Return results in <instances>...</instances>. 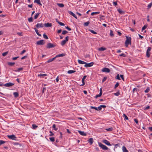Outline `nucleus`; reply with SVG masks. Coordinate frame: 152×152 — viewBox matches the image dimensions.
Returning a JSON list of instances; mask_svg holds the SVG:
<instances>
[{
	"label": "nucleus",
	"instance_id": "f257e3e1",
	"mask_svg": "<svg viewBox=\"0 0 152 152\" xmlns=\"http://www.w3.org/2000/svg\"><path fill=\"white\" fill-rule=\"evenodd\" d=\"M126 39L125 42V45L127 47H128L129 44H131V38L130 37H128L127 36H126Z\"/></svg>",
	"mask_w": 152,
	"mask_h": 152
},
{
	"label": "nucleus",
	"instance_id": "f03ea898",
	"mask_svg": "<svg viewBox=\"0 0 152 152\" xmlns=\"http://www.w3.org/2000/svg\"><path fill=\"white\" fill-rule=\"evenodd\" d=\"M98 144L99 146L103 150H106L108 149V148L106 146L103 145L101 142H99Z\"/></svg>",
	"mask_w": 152,
	"mask_h": 152
},
{
	"label": "nucleus",
	"instance_id": "7ed1b4c3",
	"mask_svg": "<svg viewBox=\"0 0 152 152\" xmlns=\"http://www.w3.org/2000/svg\"><path fill=\"white\" fill-rule=\"evenodd\" d=\"M151 47H149L148 48V49L147 50L146 52V56L149 58L150 57L151 54Z\"/></svg>",
	"mask_w": 152,
	"mask_h": 152
},
{
	"label": "nucleus",
	"instance_id": "20e7f679",
	"mask_svg": "<svg viewBox=\"0 0 152 152\" xmlns=\"http://www.w3.org/2000/svg\"><path fill=\"white\" fill-rule=\"evenodd\" d=\"M69 37L67 36L65 38V40L62 41L61 42V45L62 46L64 45L66 43V42L68 41Z\"/></svg>",
	"mask_w": 152,
	"mask_h": 152
},
{
	"label": "nucleus",
	"instance_id": "39448f33",
	"mask_svg": "<svg viewBox=\"0 0 152 152\" xmlns=\"http://www.w3.org/2000/svg\"><path fill=\"white\" fill-rule=\"evenodd\" d=\"M8 137L10 139H11L13 140H16L17 137L15 136V135L12 134L11 135H7Z\"/></svg>",
	"mask_w": 152,
	"mask_h": 152
},
{
	"label": "nucleus",
	"instance_id": "423d86ee",
	"mask_svg": "<svg viewBox=\"0 0 152 152\" xmlns=\"http://www.w3.org/2000/svg\"><path fill=\"white\" fill-rule=\"evenodd\" d=\"M45 43V42H44L43 40H41L39 41H38L37 42L36 44L37 45H43Z\"/></svg>",
	"mask_w": 152,
	"mask_h": 152
},
{
	"label": "nucleus",
	"instance_id": "0eeeda50",
	"mask_svg": "<svg viewBox=\"0 0 152 152\" xmlns=\"http://www.w3.org/2000/svg\"><path fill=\"white\" fill-rule=\"evenodd\" d=\"M94 64V63L93 62H91L89 63H86V64H85L84 66L86 67H90L92 66Z\"/></svg>",
	"mask_w": 152,
	"mask_h": 152
},
{
	"label": "nucleus",
	"instance_id": "6e6552de",
	"mask_svg": "<svg viewBox=\"0 0 152 152\" xmlns=\"http://www.w3.org/2000/svg\"><path fill=\"white\" fill-rule=\"evenodd\" d=\"M14 85V83L9 82L4 84V86L6 87H10L13 86Z\"/></svg>",
	"mask_w": 152,
	"mask_h": 152
},
{
	"label": "nucleus",
	"instance_id": "1a4fd4ad",
	"mask_svg": "<svg viewBox=\"0 0 152 152\" xmlns=\"http://www.w3.org/2000/svg\"><path fill=\"white\" fill-rule=\"evenodd\" d=\"M55 46V45L51 43H49L47 44V48H53Z\"/></svg>",
	"mask_w": 152,
	"mask_h": 152
},
{
	"label": "nucleus",
	"instance_id": "9d476101",
	"mask_svg": "<svg viewBox=\"0 0 152 152\" xmlns=\"http://www.w3.org/2000/svg\"><path fill=\"white\" fill-rule=\"evenodd\" d=\"M102 71L103 72L109 73L110 72V70L109 68L105 67L102 70Z\"/></svg>",
	"mask_w": 152,
	"mask_h": 152
},
{
	"label": "nucleus",
	"instance_id": "9b49d317",
	"mask_svg": "<svg viewBox=\"0 0 152 152\" xmlns=\"http://www.w3.org/2000/svg\"><path fill=\"white\" fill-rule=\"evenodd\" d=\"M103 142L107 145L111 146V144L107 140H103Z\"/></svg>",
	"mask_w": 152,
	"mask_h": 152
},
{
	"label": "nucleus",
	"instance_id": "f8f14e48",
	"mask_svg": "<svg viewBox=\"0 0 152 152\" xmlns=\"http://www.w3.org/2000/svg\"><path fill=\"white\" fill-rule=\"evenodd\" d=\"M86 77H87V76L86 75H84L83 76V78L82 79V84H81V85H80V86H83L85 85V80Z\"/></svg>",
	"mask_w": 152,
	"mask_h": 152
},
{
	"label": "nucleus",
	"instance_id": "ddd939ff",
	"mask_svg": "<svg viewBox=\"0 0 152 152\" xmlns=\"http://www.w3.org/2000/svg\"><path fill=\"white\" fill-rule=\"evenodd\" d=\"M36 26L37 28L40 27H43V25L42 23H38L36 25Z\"/></svg>",
	"mask_w": 152,
	"mask_h": 152
},
{
	"label": "nucleus",
	"instance_id": "4468645a",
	"mask_svg": "<svg viewBox=\"0 0 152 152\" xmlns=\"http://www.w3.org/2000/svg\"><path fill=\"white\" fill-rule=\"evenodd\" d=\"M68 12L71 15H72L76 19L77 18L76 15L74 13L72 12L71 11H69Z\"/></svg>",
	"mask_w": 152,
	"mask_h": 152
},
{
	"label": "nucleus",
	"instance_id": "2eb2a0df",
	"mask_svg": "<svg viewBox=\"0 0 152 152\" xmlns=\"http://www.w3.org/2000/svg\"><path fill=\"white\" fill-rule=\"evenodd\" d=\"M78 133L81 135L82 136H86V134L84 132L81 131L80 130L78 131Z\"/></svg>",
	"mask_w": 152,
	"mask_h": 152
},
{
	"label": "nucleus",
	"instance_id": "dca6fc26",
	"mask_svg": "<svg viewBox=\"0 0 152 152\" xmlns=\"http://www.w3.org/2000/svg\"><path fill=\"white\" fill-rule=\"evenodd\" d=\"M88 142H89L90 143V144L91 145H92L94 142L93 139V138H91L88 140Z\"/></svg>",
	"mask_w": 152,
	"mask_h": 152
},
{
	"label": "nucleus",
	"instance_id": "f3484780",
	"mask_svg": "<svg viewBox=\"0 0 152 152\" xmlns=\"http://www.w3.org/2000/svg\"><path fill=\"white\" fill-rule=\"evenodd\" d=\"M34 2L37 3L40 6L42 5V4L41 3L40 0H35L34 1Z\"/></svg>",
	"mask_w": 152,
	"mask_h": 152
},
{
	"label": "nucleus",
	"instance_id": "a211bd4d",
	"mask_svg": "<svg viewBox=\"0 0 152 152\" xmlns=\"http://www.w3.org/2000/svg\"><path fill=\"white\" fill-rule=\"evenodd\" d=\"M117 11L120 14H124L125 13L124 12L122 11L121 9L120 8L118 9H117Z\"/></svg>",
	"mask_w": 152,
	"mask_h": 152
},
{
	"label": "nucleus",
	"instance_id": "6ab92c4d",
	"mask_svg": "<svg viewBox=\"0 0 152 152\" xmlns=\"http://www.w3.org/2000/svg\"><path fill=\"white\" fill-rule=\"evenodd\" d=\"M45 26L46 27H50L52 26L51 23H47L45 24Z\"/></svg>",
	"mask_w": 152,
	"mask_h": 152
},
{
	"label": "nucleus",
	"instance_id": "aec40b11",
	"mask_svg": "<svg viewBox=\"0 0 152 152\" xmlns=\"http://www.w3.org/2000/svg\"><path fill=\"white\" fill-rule=\"evenodd\" d=\"M65 53H61L60 54L57 55L56 56V57H63L65 56Z\"/></svg>",
	"mask_w": 152,
	"mask_h": 152
},
{
	"label": "nucleus",
	"instance_id": "412c9836",
	"mask_svg": "<svg viewBox=\"0 0 152 152\" xmlns=\"http://www.w3.org/2000/svg\"><path fill=\"white\" fill-rule=\"evenodd\" d=\"M78 62L79 64H86V62L80 60H78Z\"/></svg>",
	"mask_w": 152,
	"mask_h": 152
},
{
	"label": "nucleus",
	"instance_id": "4be33fe9",
	"mask_svg": "<svg viewBox=\"0 0 152 152\" xmlns=\"http://www.w3.org/2000/svg\"><path fill=\"white\" fill-rule=\"evenodd\" d=\"M122 150L123 152H128L126 147L124 146L122 147Z\"/></svg>",
	"mask_w": 152,
	"mask_h": 152
},
{
	"label": "nucleus",
	"instance_id": "5701e85b",
	"mask_svg": "<svg viewBox=\"0 0 152 152\" xmlns=\"http://www.w3.org/2000/svg\"><path fill=\"white\" fill-rule=\"evenodd\" d=\"M57 5L60 7H64V5L62 3H57Z\"/></svg>",
	"mask_w": 152,
	"mask_h": 152
},
{
	"label": "nucleus",
	"instance_id": "b1692460",
	"mask_svg": "<svg viewBox=\"0 0 152 152\" xmlns=\"http://www.w3.org/2000/svg\"><path fill=\"white\" fill-rule=\"evenodd\" d=\"M34 30L36 33V34L39 36L41 37V35L39 34V33L38 32V30L36 28H34Z\"/></svg>",
	"mask_w": 152,
	"mask_h": 152
},
{
	"label": "nucleus",
	"instance_id": "393cba45",
	"mask_svg": "<svg viewBox=\"0 0 152 152\" xmlns=\"http://www.w3.org/2000/svg\"><path fill=\"white\" fill-rule=\"evenodd\" d=\"M106 50V48H104L103 47H102L100 48H99L98 49V50L99 51H104Z\"/></svg>",
	"mask_w": 152,
	"mask_h": 152
},
{
	"label": "nucleus",
	"instance_id": "a878e982",
	"mask_svg": "<svg viewBox=\"0 0 152 152\" xmlns=\"http://www.w3.org/2000/svg\"><path fill=\"white\" fill-rule=\"evenodd\" d=\"M40 14V13L39 12L36 13L34 16V19H37L38 18L39 15Z\"/></svg>",
	"mask_w": 152,
	"mask_h": 152
},
{
	"label": "nucleus",
	"instance_id": "bb28decb",
	"mask_svg": "<svg viewBox=\"0 0 152 152\" xmlns=\"http://www.w3.org/2000/svg\"><path fill=\"white\" fill-rule=\"evenodd\" d=\"M47 76V74H42V73H40L38 75V77H43L44 76Z\"/></svg>",
	"mask_w": 152,
	"mask_h": 152
},
{
	"label": "nucleus",
	"instance_id": "cd10ccee",
	"mask_svg": "<svg viewBox=\"0 0 152 152\" xmlns=\"http://www.w3.org/2000/svg\"><path fill=\"white\" fill-rule=\"evenodd\" d=\"M13 95H14L15 97H18L19 96V94L18 92H15L13 93Z\"/></svg>",
	"mask_w": 152,
	"mask_h": 152
},
{
	"label": "nucleus",
	"instance_id": "c85d7f7f",
	"mask_svg": "<svg viewBox=\"0 0 152 152\" xmlns=\"http://www.w3.org/2000/svg\"><path fill=\"white\" fill-rule=\"evenodd\" d=\"M23 68H18V69L17 70H15L14 71L15 72H19L21 70H23Z\"/></svg>",
	"mask_w": 152,
	"mask_h": 152
},
{
	"label": "nucleus",
	"instance_id": "c756f323",
	"mask_svg": "<svg viewBox=\"0 0 152 152\" xmlns=\"http://www.w3.org/2000/svg\"><path fill=\"white\" fill-rule=\"evenodd\" d=\"M75 72V71H74V70H69L68 71V74H72V73H74Z\"/></svg>",
	"mask_w": 152,
	"mask_h": 152
},
{
	"label": "nucleus",
	"instance_id": "7c9ffc66",
	"mask_svg": "<svg viewBox=\"0 0 152 152\" xmlns=\"http://www.w3.org/2000/svg\"><path fill=\"white\" fill-rule=\"evenodd\" d=\"M52 127L55 131H57L58 129V128L56 127V125L55 124H53V125Z\"/></svg>",
	"mask_w": 152,
	"mask_h": 152
},
{
	"label": "nucleus",
	"instance_id": "2f4dec72",
	"mask_svg": "<svg viewBox=\"0 0 152 152\" xmlns=\"http://www.w3.org/2000/svg\"><path fill=\"white\" fill-rule=\"evenodd\" d=\"M90 23V22L89 21H87V22H85L84 23V25L85 26H88L89 24Z\"/></svg>",
	"mask_w": 152,
	"mask_h": 152
},
{
	"label": "nucleus",
	"instance_id": "473e14b6",
	"mask_svg": "<svg viewBox=\"0 0 152 152\" xmlns=\"http://www.w3.org/2000/svg\"><path fill=\"white\" fill-rule=\"evenodd\" d=\"M89 31L91 32V33L94 34H97V33L94 31V30L91 29H89Z\"/></svg>",
	"mask_w": 152,
	"mask_h": 152
},
{
	"label": "nucleus",
	"instance_id": "72a5a7b5",
	"mask_svg": "<svg viewBox=\"0 0 152 152\" xmlns=\"http://www.w3.org/2000/svg\"><path fill=\"white\" fill-rule=\"evenodd\" d=\"M28 21L29 22H32L33 21V19L32 17H31L30 18H29L28 19Z\"/></svg>",
	"mask_w": 152,
	"mask_h": 152
},
{
	"label": "nucleus",
	"instance_id": "f704fd0d",
	"mask_svg": "<svg viewBox=\"0 0 152 152\" xmlns=\"http://www.w3.org/2000/svg\"><path fill=\"white\" fill-rule=\"evenodd\" d=\"M32 129H35L36 128H37L38 126H37L35 124H33L32 125Z\"/></svg>",
	"mask_w": 152,
	"mask_h": 152
},
{
	"label": "nucleus",
	"instance_id": "c9c22d12",
	"mask_svg": "<svg viewBox=\"0 0 152 152\" xmlns=\"http://www.w3.org/2000/svg\"><path fill=\"white\" fill-rule=\"evenodd\" d=\"M123 117H124L125 118V119L126 120H128L129 118L127 115L125 114H124L123 115Z\"/></svg>",
	"mask_w": 152,
	"mask_h": 152
},
{
	"label": "nucleus",
	"instance_id": "e433bc0d",
	"mask_svg": "<svg viewBox=\"0 0 152 152\" xmlns=\"http://www.w3.org/2000/svg\"><path fill=\"white\" fill-rule=\"evenodd\" d=\"M99 12H93L91 13V15H97L99 14Z\"/></svg>",
	"mask_w": 152,
	"mask_h": 152
},
{
	"label": "nucleus",
	"instance_id": "4c0bfd02",
	"mask_svg": "<svg viewBox=\"0 0 152 152\" xmlns=\"http://www.w3.org/2000/svg\"><path fill=\"white\" fill-rule=\"evenodd\" d=\"M8 65L10 66H12L15 64V63L14 62H9L8 63Z\"/></svg>",
	"mask_w": 152,
	"mask_h": 152
},
{
	"label": "nucleus",
	"instance_id": "58836bf2",
	"mask_svg": "<svg viewBox=\"0 0 152 152\" xmlns=\"http://www.w3.org/2000/svg\"><path fill=\"white\" fill-rule=\"evenodd\" d=\"M147 25H145L142 28V31L144 30L147 27Z\"/></svg>",
	"mask_w": 152,
	"mask_h": 152
},
{
	"label": "nucleus",
	"instance_id": "ea45409f",
	"mask_svg": "<svg viewBox=\"0 0 152 152\" xmlns=\"http://www.w3.org/2000/svg\"><path fill=\"white\" fill-rule=\"evenodd\" d=\"M102 95V94H101V92H100L99 94H97L96 95V96H95V98H96L98 97H100L101 95Z\"/></svg>",
	"mask_w": 152,
	"mask_h": 152
},
{
	"label": "nucleus",
	"instance_id": "a19ab883",
	"mask_svg": "<svg viewBox=\"0 0 152 152\" xmlns=\"http://www.w3.org/2000/svg\"><path fill=\"white\" fill-rule=\"evenodd\" d=\"M152 6V3H151L149 4L147 6V7H148V9H149V8H151V6Z\"/></svg>",
	"mask_w": 152,
	"mask_h": 152
},
{
	"label": "nucleus",
	"instance_id": "79ce46f5",
	"mask_svg": "<svg viewBox=\"0 0 152 152\" xmlns=\"http://www.w3.org/2000/svg\"><path fill=\"white\" fill-rule=\"evenodd\" d=\"M150 91L149 87L147 88V89L145 90V93H148Z\"/></svg>",
	"mask_w": 152,
	"mask_h": 152
},
{
	"label": "nucleus",
	"instance_id": "37998d69",
	"mask_svg": "<svg viewBox=\"0 0 152 152\" xmlns=\"http://www.w3.org/2000/svg\"><path fill=\"white\" fill-rule=\"evenodd\" d=\"M8 51L5 52L4 53H2V56H6L8 53Z\"/></svg>",
	"mask_w": 152,
	"mask_h": 152
},
{
	"label": "nucleus",
	"instance_id": "c03bdc74",
	"mask_svg": "<svg viewBox=\"0 0 152 152\" xmlns=\"http://www.w3.org/2000/svg\"><path fill=\"white\" fill-rule=\"evenodd\" d=\"M50 140L52 142H54L55 141V138L54 137H51L49 138Z\"/></svg>",
	"mask_w": 152,
	"mask_h": 152
},
{
	"label": "nucleus",
	"instance_id": "a18cd8bd",
	"mask_svg": "<svg viewBox=\"0 0 152 152\" xmlns=\"http://www.w3.org/2000/svg\"><path fill=\"white\" fill-rule=\"evenodd\" d=\"M68 33V32L66 30L63 31L62 32V34L64 35V34H66V33Z\"/></svg>",
	"mask_w": 152,
	"mask_h": 152
},
{
	"label": "nucleus",
	"instance_id": "49530a36",
	"mask_svg": "<svg viewBox=\"0 0 152 152\" xmlns=\"http://www.w3.org/2000/svg\"><path fill=\"white\" fill-rule=\"evenodd\" d=\"M43 37L44 38H45L46 39H48V37L45 34H43Z\"/></svg>",
	"mask_w": 152,
	"mask_h": 152
},
{
	"label": "nucleus",
	"instance_id": "de8ad7c7",
	"mask_svg": "<svg viewBox=\"0 0 152 152\" xmlns=\"http://www.w3.org/2000/svg\"><path fill=\"white\" fill-rule=\"evenodd\" d=\"M58 23L61 26H64V24L61 22H58Z\"/></svg>",
	"mask_w": 152,
	"mask_h": 152
},
{
	"label": "nucleus",
	"instance_id": "09e8293b",
	"mask_svg": "<svg viewBox=\"0 0 152 152\" xmlns=\"http://www.w3.org/2000/svg\"><path fill=\"white\" fill-rule=\"evenodd\" d=\"M5 142V141H3L2 140H0V145H1L4 143Z\"/></svg>",
	"mask_w": 152,
	"mask_h": 152
},
{
	"label": "nucleus",
	"instance_id": "8fccbe9b",
	"mask_svg": "<svg viewBox=\"0 0 152 152\" xmlns=\"http://www.w3.org/2000/svg\"><path fill=\"white\" fill-rule=\"evenodd\" d=\"M110 35L111 37H113L114 36L113 31L112 30H110Z\"/></svg>",
	"mask_w": 152,
	"mask_h": 152
},
{
	"label": "nucleus",
	"instance_id": "3c124183",
	"mask_svg": "<svg viewBox=\"0 0 152 152\" xmlns=\"http://www.w3.org/2000/svg\"><path fill=\"white\" fill-rule=\"evenodd\" d=\"M90 108H91V109H95L96 110H98L97 109V108L96 107H93V106H91L90 107Z\"/></svg>",
	"mask_w": 152,
	"mask_h": 152
},
{
	"label": "nucleus",
	"instance_id": "603ef678",
	"mask_svg": "<svg viewBox=\"0 0 152 152\" xmlns=\"http://www.w3.org/2000/svg\"><path fill=\"white\" fill-rule=\"evenodd\" d=\"M107 79V77H104L103 79H102V83H104Z\"/></svg>",
	"mask_w": 152,
	"mask_h": 152
},
{
	"label": "nucleus",
	"instance_id": "864d4df0",
	"mask_svg": "<svg viewBox=\"0 0 152 152\" xmlns=\"http://www.w3.org/2000/svg\"><path fill=\"white\" fill-rule=\"evenodd\" d=\"M119 85V83L118 82L116 83V84L114 86V88H116Z\"/></svg>",
	"mask_w": 152,
	"mask_h": 152
},
{
	"label": "nucleus",
	"instance_id": "5fc2aeb1",
	"mask_svg": "<svg viewBox=\"0 0 152 152\" xmlns=\"http://www.w3.org/2000/svg\"><path fill=\"white\" fill-rule=\"evenodd\" d=\"M50 134L49 136H52L54 135V134L51 131L50 132Z\"/></svg>",
	"mask_w": 152,
	"mask_h": 152
},
{
	"label": "nucleus",
	"instance_id": "6e6d98bb",
	"mask_svg": "<svg viewBox=\"0 0 152 152\" xmlns=\"http://www.w3.org/2000/svg\"><path fill=\"white\" fill-rule=\"evenodd\" d=\"M113 128H110L108 129H106V130H107V131H111L113 130Z\"/></svg>",
	"mask_w": 152,
	"mask_h": 152
},
{
	"label": "nucleus",
	"instance_id": "4d7b16f0",
	"mask_svg": "<svg viewBox=\"0 0 152 152\" xmlns=\"http://www.w3.org/2000/svg\"><path fill=\"white\" fill-rule=\"evenodd\" d=\"M114 94L116 96H118L120 94V93L119 92H117L116 93H114Z\"/></svg>",
	"mask_w": 152,
	"mask_h": 152
},
{
	"label": "nucleus",
	"instance_id": "13d9d810",
	"mask_svg": "<svg viewBox=\"0 0 152 152\" xmlns=\"http://www.w3.org/2000/svg\"><path fill=\"white\" fill-rule=\"evenodd\" d=\"M52 60L51 58L49 59L47 61V63H50L52 61Z\"/></svg>",
	"mask_w": 152,
	"mask_h": 152
},
{
	"label": "nucleus",
	"instance_id": "bf43d9fd",
	"mask_svg": "<svg viewBox=\"0 0 152 152\" xmlns=\"http://www.w3.org/2000/svg\"><path fill=\"white\" fill-rule=\"evenodd\" d=\"M116 79H117L119 80H121L119 74H118V75L116 76Z\"/></svg>",
	"mask_w": 152,
	"mask_h": 152
},
{
	"label": "nucleus",
	"instance_id": "052dcab7",
	"mask_svg": "<svg viewBox=\"0 0 152 152\" xmlns=\"http://www.w3.org/2000/svg\"><path fill=\"white\" fill-rule=\"evenodd\" d=\"M19 57V56H17V57H13L12 58V59L13 60H16Z\"/></svg>",
	"mask_w": 152,
	"mask_h": 152
},
{
	"label": "nucleus",
	"instance_id": "680f3d73",
	"mask_svg": "<svg viewBox=\"0 0 152 152\" xmlns=\"http://www.w3.org/2000/svg\"><path fill=\"white\" fill-rule=\"evenodd\" d=\"M113 4L115 6H116L117 5V2L116 1H114L113 2Z\"/></svg>",
	"mask_w": 152,
	"mask_h": 152
},
{
	"label": "nucleus",
	"instance_id": "e2e57ef3",
	"mask_svg": "<svg viewBox=\"0 0 152 152\" xmlns=\"http://www.w3.org/2000/svg\"><path fill=\"white\" fill-rule=\"evenodd\" d=\"M65 28L67 29L69 31H71V29L68 26H66L65 27Z\"/></svg>",
	"mask_w": 152,
	"mask_h": 152
},
{
	"label": "nucleus",
	"instance_id": "0e129e2a",
	"mask_svg": "<svg viewBox=\"0 0 152 152\" xmlns=\"http://www.w3.org/2000/svg\"><path fill=\"white\" fill-rule=\"evenodd\" d=\"M26 52V50H23L20 53L21 55L23 54V53H24Z\"/></svg>",
	"mask_w": 152,
	"mask_h": 152
},
{
	"label": "nucleus",
	"instance_id": "69168bd1",
	"mask_svg": "<svg viewBox=\"0 0 152 152\" xmlns=\"http://www.w3.org/2000/svg\"><path fill=\"white\" fill-rule=\"evenodd\" d=\"M100 107H101L102 108H104L106 107V105H100Z\"/></svg>",
	"mask_w": 152,
	"mask_h": 152
},
{
	"label": "nucleus",
	"instance_id": "338daca9",
	"mask_svg": "<svg viewBox=\"0 0 152 152\" xmlns=\"http://www.w3.org/2000/svg\"><path fill=\"white\" fill-rule=\"evenodd\" d=\"M27 57V56H24L22 57L21 58V59L23 60V59H24L26 58Z\"/></svg>",
	"mask_w": 152,
	"mask_h": 152
},
{
	"label": "nucleus",
	"instance_id": "774afa93",
	"mask_svg": "<svg viewBox=\"0 0 152 152\" xmlns=\"http://www.w3.org/2000/svg\"><path fill=\"white\" fill-rule=\"evenodd\" d=\"M134 121L137 124H138V121L137 119H134Z\"/></svg>",
	"mask_w": 152,
	"mask_h": 152
}]
</instances>
